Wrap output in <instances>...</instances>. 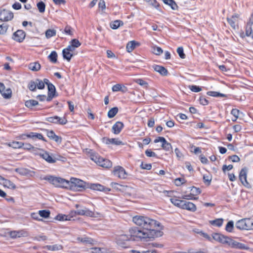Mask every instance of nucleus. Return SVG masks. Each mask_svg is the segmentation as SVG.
<instances>
[{"mask_svg": "<svg viewBox=\"0 0 253 253\" xmlns=\"http://www.w3.org/2000/svg\"><path fill=\"white\" fill-rule=\"evenodd\" d=\"M163 229H159L158 227H133L129 230V233L133 239L146 240L161 237L163 233Z\"/></svg>", "mask_w": 253, "mask_h": 253, "instance_id": "nucleus-1", "label": "nucleus"}, {"mask_svg": "<svg viewBox=\"0 0 253 253\" xmlns=\"http://www.w3.org/2000/svg\"><path fill=\"white\" fill-rule=\"evenodd\" d=\"M132 221L135 224L142 228L158 227L159 229H163V226L160 222L145 216L135 215L133 217Z\"/></svg>", "mask_w": 253, "mask_h": 253, "instance_id": "nucleus-2", "label": "nucleus"}, {"mask_svg": "<svg viewBox=\"0 0 253 253\" xmlns=\"http://www.w3.org/2000/svg\"><path fill=\"white\" fill-rule=\"evenodd\" d=\"M43 179L48 181L50 183L57 187L68 188L69 186V181L61 177L47 175L43 177Z\"/></svg>", "mask_w": 253, "mask_h": 253, "instance_id": "nucleus-3", "label": "nucleus"}, {"mask_svg": "<svg viewBox=\"0 0 253 253\" xmlns=\"http://www.w3.org/2000/svg\"><path fill=\"white\" fill-rule=\"evenodd\" d=\"M235 225L240 230H253V219L249 218H243L237 221Z\"/></svg>", "mask_w": 253, "mask_h": 253, "instance_id": "nucleus-4", "label": "nucleus"}, {"mask_svg": "<svg viewBox=\"0 0 253 253\" xmlns=\"http://www.w3.org/2000/svg\"><path fill=\"white\" fill-rule=\"evenodd\" d=\"M90 158L97 165L103 168H109L112 166V162L110 160L102 158L98 155H91Z\"/></svg>", "mask_w": 253, "mask_h": 253, "instance_id": "nucleus-5", "label": "nucleus"}, {"mask_svg": "<svg viewBox=\"0 0 253 253\" xmlns=\"http://www.w3.org/2000/svg\"><path fill=\"white\" fill-rule=\"evenodd\" d=\"M69 182L68 188L74 190H80V188H84L85 187V182L79 179L71 178Z\"/></svg>", "mask_w": 253, "mask_h": 253, "instance_id": "nucleus-6", "label": "nucleus"}, {"mask_svg": "<svg viewBox=\"0 0 253 253\" xmlns=\"http://www.w3.org/2000/svg\"><path fill=\"white\" fill-rule=\"evenodd\" d=\"M131 238L133 237H131L130 234H122L116 238V243L121 247L125 248L126 247V242L129 241Z\"/></svg>", "mask_w": 253, "mask_h": 253, "instance_id": "nucleus-7", "label": "nucleus"}, {"mask_svg": "<svg viewBox=\"0 0 253 253\" xmlns=\"http://www.w3.org/2000/svg\"><path fill=\"white\" fill-rule=\"evenodd\" d=\"M228 240L226 245L231 248L240 250H246L248 249V247L246 245L238 242L231 238H229Z\"/></svg>", "mask_w": 253, "mask_h": 253, "instance_id": "nucleus-8", "label": "nucleus"}, {"mask_svg": "<svg viewBox=\"0 0 253 253\" xmlns=\"http://www.w3.org/2000/svg\"><path fill=\"white\" fill-rule=\"evenodd\" d=\"M114 175L121 179H126L127 174L125 169L121 166L115 167L113 171Z\"/></svg>", "mask_w": 253, "mask_h": 253, "instance_id": "nucleus-9", "label": "nucleus"}, {"mask_svg": "<svg viewBox=\"0 0 253 253\" xmlns=\"http://www.w3.org/2000/svg\"><path fill=\"white\" fill-rule=\"evenodd\" d=\"M13 18V13L8 10L2 9L0 11V20L8 21Z\"/></svg>", "mask_w": 253, "mask_h": 253, "instance_id": "nucleus-10", "label": "nucleus"}, {"mask_svg": "<svg viewBox=\"0 0 253 253\" xmlns=\"http://www.w3.org/2000/svg\"><path fill=\"white\" fill-rule=\"evenodd\" d=\"M159 142H162V147L166 151H169L172 149V146L170 143L167 141L166 139L163 137H158L154 140L155 143Z\"/></svg>", "mask_w": 253, "mask_h": 253, "instance_id": "nucleus-11", "label": "nucleus"}, {"mask_svg": "<svg viewBox=\"0 0 253 253\" xmlns=\"http://www.w3.org/2000/svg\"><path fill=\"white\" fill-rule=\"evenodd\" d=\"M247 169L246 168H244L241 170L239 174V179L241 182L246 187H248L249 185V184L247 180Z\"/></svg>", "mask_w": 253, "mask_h": 253, "instance_id": "nucleus-12", "label": "nucleus"}, {"mask_svg": "<svg viewBox=\"0 0 253 253\" xmlns=\"http://www.w3.org/2000/svg\"><path fill=\"white\" fill-rule=\"evenodd\" d=\"M25 36V33L23 30H18L13 34V39L15 41L21 42L24 40Z\"/></svg>", "mask_w": 253, "mask_h": 253, "instance_id": "nucleus-13", "label": "nucleus"}, {"mask_svg": "<svg viewBox=\"0 0 253 253\" xmlns=\"http://www.w3.org/2000/svg\"><path fill=\"white\" fill-rule=\"evenodd\" d=\"M9 236L11 238L15 239L21 237H26L28 235L27 231L21 230L19 231H13L9 232Z\"/></svg>", "mask_w": 253, "mask_h": 253, "instance_id": "nucleus-14", "label": "nucleus"}, {"mask_svg": "<svg viewBox=\"0 0 253 253\" xmlns=\"http://www.w3.org/2000/svg\"><path fill=\"white\" fill-rule=\"evenodd\" d=\"M39 155L49 163H54L56 162V159L53 158L46 151H42V152L39 153Z\"/></svg>", "mask_w": 253, "mask_h": 253, "instance_id": "nucleus-15", "label": "nucleus"}, {"mask_svg": "<svg viewBox=\"0 0 253 253\" xmlns=\"http://www.w3.org/2000/svg\"><path fill=\"white\" fill-rule=\"evenodd\" d=\"M103 141L106 144H112L115 145H120L123 144V142L119 140V138H109L104 137L103 138Z\"/></svg>", "mask_w": 253, "mask_h": 253, "instance_id": "nucleus-16", "label": "nucleus"}, {"mask_svg": "<svg viewBox=\"0 0 253 253\" xmlns=\"http://www.w3.org/2000/svg\"><path fill=\"white\" fill-rule=\"evenodd\" d=\"M239 17V15L238 14H235L232 15L231 18H227L228 23L234 29H235L237 27Z\"/></svg>", "mask_w": 253, "mask_h": 253, "instance_id": "nucleus-17", "label": "nucleus"}, {"mask_svg": "<svg viewBox=\"0 0 253 253\" xmlns=\"http://www.w3.org/2000/svg\"><path fill=\"white\" fill-rule=\"evenodd\" d=\"M182 209L191 211H195L196 210V206L192 202L184 201Z\"/></svg>", "mask_w": 253, "mask_h": 253, "instance_id": "nucleus-18", "label": "nucleus"}, {"mask_svg": "<svg viewBox=\"0 0 253 253\" xmlns=\"http://www.w3.org/2000/svg\"><path fill=\"white\" fill-rule=\"evenodd\" d=\"M124 127V124L121 122H117L112 126L113 132L114 134H119Z\"/></svg>", "mask_w": 253, "mask_h": 253, "instance_id": "nucleus-19", "label": "nucleus"}, {"mask_svg": "<svg viewBox=\"0 0 253 253\" xmlns=\"http://www.w3.org/2000/svg\"><path fill=\"white\" fill-rule=\"evenodd\" d=\"M72 217H73V215H72L71 212L68 215L58 214L56 216L55 219L59 221H67L71 220Z\"/></svg>", "mask_w": 253, "mask_h": 253, "instance_id": "nucleus-20", "label": "nucleus"}, {"mask_svg": "<svg viewBox=\"0 0 253 253\" xmlns=\"http://www.w3.org/2000/svg\"><path fill=\"white\" fill-rule=\"evenodd\" d=\"M154 70L160 73L161 75L165 76L168 75V70L164 67L160 65H154L153 66Z\"/></svg>", "mask_w": 253, "mask_h": 253, "instance_id": "nucleus-21", "label": "nucleus"}, {"mask_svg": "<svg viewBox=\"0 0 253 253\" xmlns=\"http://www.w3.org/2000/svg\"><path fill=\"white\" fill-rule=\"evenodd\" d=\"M77 240L80 242L90 245H93L95 242L93 239L87 237H78Z\"/></svg>", "mask_w": 253, "mask_h": 253, "instance_id": "nucleus-22", "label": "nucleus"}, {"mask_svg": "<svg viewBox=\"0 0 253 253\" xmlns=\"http://www.w3.org/2000/svg\"><path fill=\"white\" fill-rule=\"evenodd\" d=\"M43 248L45 250L51 251H57L61 250L63 249V247L61 245L55 244L53 245H46Z\"/></svg>", "mask_w": 253, "mask_h": 253, "instance_id": "nucleus-23", "label": "nucleus"}, {"mask_svg": "<svg viewBox=\"0 0 253 253\" xmlns=\"http://www.w3.org/2000/svg\"><path fill=\"white\" fill-rule=\"evenodd\" d=\"M1 183H2L4 186L8 188L12 189L16 188V186L13 182L8 179L4 178L3 177H2V179H1Z\"/></svg>", "mask_w": 253, "mask_h": 253, "instance_id": "nucleus-24", "label": "nucleus"}, {"mask_svg": "<svg viewBox=\"0 0 253 253\" xmlns=\"http://www.w3.org/2000/svg\"><path fill=\"white\" fill-rule=\"evenodd\" d=\"M28 67L33 71H38L41 69V65L38 62H33L29 64Z\"/></svg>", "mask_w": 253, "mask_h": 253, "instance_id": "nucleus-25", "label": "nucleus"}, {"mask_svg": "<svg viewBox=\"0 0 253 253\" xmlns=\"http://www.w3.org/2000/svg\"><path fill=\"white\" fill-rule=\"evenodd\" d=\"M62 53L64 59H66L68 61H70L73 56V53L69 50H67L65 48L63 50Z\"/></svg>", "mask_w": 253, "mask_h": 253, "instance_id": "nucleus-26", "label": "nucleus"}, {"mask_svg": "<svg viewBox=\"0 0 253 253\" xmlns=\"http://www.w3.org/2000/svg\"><path fill=\"white\" fill-rule=\"evenodd\" d=\"M170 201L174 206L182 209L184 200H179L175 198H170Z\"/></svg>", "mask_w": 253, "mask_h": 253, "instance_id": "nucleus-27", "label": "nucleus"}, {"mask_svg": "<svg viewBox=\"0 0 253 253\" xmlns=\"http://www.w3.org/2000/svg\"><path fill=\"white\" fill-rule=\"evenodd\" d=\"M91 188L94 190H98L100 191H104L106 190L110 191V189H108L107 188H105L103 185L100 184H93L91 185Z\"/></svg>", "mask_w": 253, "mask_h": 253, "instance_id": "nucleus-28", "label": "nucleus"}, {"mask_svg": "<svg viewBox=\"0 0 253 253\" xmlns=\"http://www.w3.org/2000/svg\"><path fill=\"white\" fill-rule=\"evenodd\" d=\"M163 1L165 4L169 5L172 8V9H177L178 6L176 2L173 0H163Z\"/></svg>", "mask_w": 253, "mask_h": 253, "instance_id": "nucleus-29", "label": "nucleus"}, {"mask_svg": "<svg viewBox=\"0 0 253 253\" xmlns=\"http://www.w3.org/2000/svg\"><path fill=\"white\" fill-rule=\"evenodd\" d=\"M136 43L135 41H132L127 43L126 46V49L127 52H131L135 47Z\"/></svg>", "mask_w": 253, "mask_h": 253, "instance_id": "nucleus-30", "label": "nucleus"}, {"mask_svg": "<svg viewBox=\"0 0 253 253\" xmlns=\"http://www.w3.org/2000/svg\"><path fill=\"white\" fill-rule=\"evenodd\" d=\"M48 59L53 63H56L57 60V54L55 51H52L48 56Z\"/></svg>", "mask_w": 253, "mask_h": 253, "instance_id": "nucleus-31", "label": "nucleus"}, {"mask_svg": "<svg viewBox=\"0 0 253 253\" xmlns=\"http://www.w3.org/2000/svg\"><path fill=\"white\" fill-rule=\"evenodd\" d=\"M39 104L38 102L35 100H29L25 102V106L29 108H32L33 107Z\"/></svg>", "mask_w": 253, "mask_h": 253, "instance_id": "nucleus-32", "label": "nucleus"}, {"mask_svg": "<svg viewBox=\"0 0 253 253\" xmlns=\"http://www.w3.org/2000/svg\"><path fill=\"white\" fill-rule=\"evenodd\" d=\"M118 112V108L116 107H113L108 111V117L109 118H112L117 114Z\"/></svg>", "mask_w": 253, "mask_h": 253, "instance_id": "nucleus-33", "label": "nucleus"}, {"mask_svg": "<svg viewBox=\"0 0 253 253\" xmlns=\"http://www.w3.org/2000/svg\"><path fill=\"white\" fill-rule=\"evenodd\" d=\"M56 34V31L54 29H48L45 33V37L47 39H49L53 36H55Z\"/></svg>", "mask_w": 253, "mask_h": 253, "instance_id": "nucleus-34", "label": "nucleus"}, {"mask_svg": "<svg viewBox=\"0 0 253 253\" xmlns=\"http://www.w3.org/2000/svg\"><path fill=\"white\" fill-rule=\"evenodd\" d=\"M123 23L121 20H116L114 22H112L110 24V27L113 29H117L121 25H123Z\"/></svg>", "mask_w": 253, "mask_h": 253, "instance_id": "nucleus-35", "label": "nucleus"}, {"mask_svg": "<svg viewBox=\"0 0 253 253\" xmlns=\"http://www.w3.org/2000/svg\"><path fill=\"white\" fill-rule=\"evenodd\" d=\"M223 219L222 218H218L215 220L210 221V223L217 227H220L223 224Z\"/></svg>", "mask_w": 253, "mask_h": 253, "instance_id": "nucleus-36", "label": "nucleus"}, {"mask_svg": "<svg viewBox=\"0 0 253 253\" xmlns=\"http://www.w3.org/2000/svg\"><path fill=\"white\" fill-rule=\"evenodd\" d=\"M39 215L41 217L46 218L50 215V211L48 210H41L39 211Z\"/></svg>", "mask_w": 253, "mask_h": 253, "instance_id": "nucleus-37", "label": "nucleus"}, {"mask_svg": "<svg viewBox=\"0 0 253 253\" xmlns=\"http://www.w3.org/2000/svg\"><path fill=\"white\" fill-rule=\"evenodd\" d=\"M223 236L224 235L221 234L214 233L212 235V239L221 243Z\"/></svg>", "mask_w": 253, "mask_h": 253, "instance_id": "nucleus-38", "label": "nucleus"}, {"mask_svg": "<svg viewBox=\"0 0 253 253\" xmlns=\"http://www.w3.org/2000/svg\"><path fill=\"white\" fill-rule=\"evenodd\" d=\"M12 91L10 89H7L6 90H4L1 94L4 98H10L11 97Z\"/></svg>", "mask_w": 253, "mask_h": 253, "instance_id": "nucleus-39", "label": "nucleus"}, {"mask_svg": "<svg viewBox=\"0 0 253 253\" xmlns=\"http://www.w3.org/2000/svg\"><path fill=\"white\" fill-rule=\"evenodd\" d=\"M208 95L214 97H224L225 95L224 94L220 93L216 91H208L207 92Z\"/></svg>", "mask_w": 253, "mask_h": 253, "instance_id": "nucleus-40", "label": "nucleus"}, {"mask_svg": "<svg viewBox=\"0 0 253 253\" xmlns=\"http://www.w3.org/2000/svg\"><path fill=\"white\" fill-rule=\"evenodd\" d=\"M152 52L155 54L159 55L163 53V50L161 47L155 46L152 47Z\"/></svg>", "mask_w": 253, "mask_h": 253, "instance_id": "nucleus-41", "label": "nucleus"}, {"mask_svg": "<svg viewBox=\"0 0 253 253\" xmlns=\"http://www.w3.org/2000/svg\"><path fill=\"white\" fill-rule=\"evenodd\" d=\"M70 44L75 48H78L81 45V43L80 41L76 39L72 40L70 42Z\"/></svg>", "mask_w": 253, "mask_h": 253, "instance_id": "nucleus-42", "label": "nucleus"}, {"mask_svg": "<svg viewBox=\"0 0 253 253\" xmlns=\"http://www.w3.org/2000/svg\"><path fill=\"white\" fill-rule=\"evenodd\" d=\"M28 87L31 91H35L37 87L36 81H31L28 84Z\"/></svg>", "mask_w": 253, "mask_h": 253, "instance_id": "nucleus-43", "label": "nucleus"}, {"mask_svg": "<svg viewBox=\"0 0 253 253\" xmlns=\"http://www.w3.org/2000/svg\"><path fill=\"white\" fill-rule=\"evenodd\" d=\"M234 227V222L233 221H229L226 225L225 229L227 232H231Z\"/></svg>", "mask_w": 253, "mask_h": 253, "instance_id": "nucleus-44", "label": "nucleus"}, {"mask_svg": "<svg viewBox=\"0 0 253 253\" xmlns=\"http://www.w3.org/2000/svg\"><path fill=\"white\" fill-rule=\"evenodd\" d=\"M38 8L41 13H43L45 11V5L42 1L38 2L37 4Z\"/></svg>", "mask_w": 253, "mask_h": 253, "instance_id": "nucleus-45", "label": "nucleus"}, {"mask_svg": "<svg viewBox=\"0 0 253 253\" xmlns=\"http://www.w3.org/2000/svg\"><path fill=\"white\" fill-rule=\"evenodd\" d=\"M48 94L50 95H53L55 96V87L54 85L52 84H48Z\"/></svg>", "mask_w": 253, "mask_h": 253, "instance_id": "nucleus-46", "label": "nucleus"}, {"mask_svg": "<svg viewBox=\"0 0 253 253\" xmlns=\"http://www.w3.org/2000/svg\"><path fill=\"white\" fill-rule=\"evenodd\" d=\"M212 178L211 176L210 175H204L203 176V180L205 184L208 185H210Z\"/></svg>", "mask_w": 253, "mask_h": 253, "instance_id": "nucleus-47", "label": "nucleus"}, {"mask_svg": "<svg viewBox=\"0 0 253 253\" xmlns=\"http://www.w3.org/2000/svg\"><path fill=\"white\" fill-rule=\"evenodd\" d=\"M240 111L237 109H233L231 110V114L235 117L234 119H232V121L235 122L239 117Z\"/></svg>", "mask_w": 253, "mask_h": 253, "instance_id": "nucleus-48", "label": "nucleus"}, {"mask_svg": "<svg viewBox=\"0 0 253 253\" xmlns=\"http://www.w3.org/2000/svg\"><path fill=\"white\" fill-rule=\"evenodd\" d=\"M191 194L193 197V196L198 195L200 194L201 192V190L199 188H196L194 186L191 187Z\"/></svg>", "mask_w": 253, "mask_h": 253, "instance_id": "nucleus-49", "label": "nucleus"}, {"mask_svg": "<svg viewBox=\"0 0 253 253\" xmlns=\"http://www.w3.org/2000/svg\"><path fill=\"white\" fill-rule=\"evenodd\" d=\"M35 81L38 88L42 89L44 88V83H43V81L38 79H36Z\"/></svg>", "mask_w": 253, "mask_h": 253, "instance_id": "nucleus-50", "label": "nucleus"}, {"mask_svg": "<svg viewBox=\"0 0 253 253\" xmlns=\"http://www.w3.org/2000/svg\"><path fill=\"white\" fill-rule=\"evenodd\" d=\"M23 143L22 142L14 141L12 142L11 146L15 149L22 148Z\"/></svg>", "mask_w": 253, "mask_h": 253, "instance_id": "nucleus-51", "label": "nucleus"}, {"mask_svg": "<svg viewBox=\"0 0 253 253\" xmlns=\"http://www.w3.org/2000/svg\"><path fill=\"white\" fill-rule=\"evenodd\" d=\"M71 214H72V215H73V217L76 214L84 215V208L83 209L77 210L76 211H71Z\"/></svg>", "mask_w": 253, "mask_h": 253, "instance_id": "nucleus-52", "label": "nucleus"}, {"mask_svg": "<svg viewBox=\"0 0 253 253\" xmlns=\"http://www.w3.org/2000/svg\"><path fill=\"white\" fill-rule=\"evenodd\" d=\"M177 52L181 58L184 59L185 58L186 56L184 53L183 48L182 47H178L177 49Z\"/></svg>", "mask_w": 253, "mask_h": 253, "instance_id": "nucleus-53", "label": "nucleus"}, {"mask_svg": "<svg viewBox=\"0 0 253 253\" xmlns=\"http://www.w3.org/2000/svg\"><path fill=\"white\" fill-rule=\"evenodd\" d=\"M64 33L67 35L73 36V29L70 26H66L64 29Z\"/></svg>", "mask_w": 253, "mask_h": 253, "instance_id": "nucleus-54", "label": "nucleus"}, {"mask_svg": "<svg viewBox=\"0 0 253 253\" xmlns=\"http://www.w3.org/2000/svg\"><path fill=\"white\" fill-rule=\"evenodd\" d=\"M8 26L6 24H2L0 25V34L4 35L6 33Z\"/></svg>", "mask_w": 253, "mask_h": 253, "instance_id": "nucleus-55", "label": "nucleus"}, {"mask_svg": "<svg viewBox=\"0 0 253 253\" xmlns=\"http://www.w3.org/2000/svg\"><path fill=\"white\" fill-rule=\"evenodd\" d=\"M146 2H148L149 4L152 5L156 8H158L159 6V3L156 0H144Z\"/></svg>", "mask_w": 253, "mask_h": 253, "instance_id": "nucleus-56", "label": "nucleus"}, {"mask_svg": "<svg viewBox=\"0 0 253 253\" xmlns=\"http://www.w3.org/2000/svg\"><path fill=\"white\" fill-rule=\"evenodd\" d=\"M185 180L182 178H178L175 179L174 183L177 186H179L185 182Z\"/></svg>", "mask_w": 253, "mask_h": 253, "instance_id": "nucleus-57", "label": "nucleus"}, {"mask_svg": "<svg viewBox=\"0 0 253 253\" xmlns=\"http://www.w3.org/2000/svg\"><path fill=\"white\" fill-rule=\"evenodd\" d=\"M90 253H103L104 249L101 248L94 247L90 249Z\"/></svg>", "mask_w": 253, "mask_h": 253, "instance_id": "nucleus-58", "label": "nucleus"}, {"mask_svg": "<svg viewBox=\"0 0 253 253\" xmlns=\"http://www.w3.org/2000/svg\"><path fill=\"white\" fill-rule=\"evenodd\" d=\"M190 90L195 92H198L202 90V88L198 86L192 85L189 86Z\"/></svg>", "mask_w": 253, "mask_h": 253, "instance_id": "nucleus-59", "label": "nucleus"}, {"mask_svg": "<svg viewBox=\"0 0 253 253\" xmlns=\"http://www.w3.org/2000/svg\"><path fill=\"white\" fill-rule=\"evenodd\" d=\"M67 120L65 117H58L57 124L60 125H65L67 123Z\"/></svg>", "mask_w": 253, "mask_h": 253, "instance_id": "nucleus-60", "label": "nucleus"}, {"mask_svg": "<svg viewBox=\"0 0 253 253\" xmlns=\"http://www.w3.org/2000/svg\"><path fill=\"white\" fill-rule=\"evenodd\" d=\"M145 154L148 157H155L157 156L156 154L150 149H147L145 151Z\"/></svg>", "mask_w": 253, "mask_h": 253, "instance_id": "nucleus-61", "label": "nucleus"}, {"mask_svg": "<svg viewBox=\"0 0 253 253\" xmlns=\"http://www.w3.org/2000/svg\"><path fill=\"white\" fill-rule=\"evenodd\" d=\"M84 215H86L87 216L89 217H94V213L90 211L88 209H87L86 208H84Z\"/></svg>", "mask_w": 253, "mask_h": 253, "instance_id": "nucleus-62", "label": "nucleus"}, {"mask_svg": "<svg viewBox=\"0 0 253 253\" xmlns=\"http://www.w3.org/2000/svg\"><path fill=\"white\" fill-rule=\"evenodd\" d=\"M58 116H55L54 117H48L46 119V120L48 122L57 124V121Z\"/></svg>", "mask_w": 253, "mask_h": 253, "instance_id": "nucleus-63", "label": "nucleus"}, {"mask_svg": "<svg viewBox=\"0 0 253 253\" xmlns=\"http://www.w3.org/2000/svg\"><path fill=\"white\" fill-rule=\"evenodd\" d=\"M182 199H186V200H197L198 198L194 197L192 196L191 194L190 195H183L182 196Z\"/></svg>", "mask_w": 253, "mask_h": 253, "instance_id": "nucleus-64", "label": "nucleus"}]
</instances>
